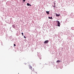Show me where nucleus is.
<instances>
[{
  "label": "nucleus",
  "mask_w": 74,
  "mask_h": 74,
  "mask_svg": "<svg viewBox=\"0 0 74 74\" xmlns=\"http://www.w3.org/2000/svg\"><path fill=\"white\" fill-rule=\"evenodd\" d=\"M48 18L50 19H53V18H52V17H49Z\"/></svg>",
  "instance_id": "5"
},
{
  "label": "nucleus",
  "mask_w": 74,
  "mask_h": 74,
  "mask_svg": "<svg viewBox=\"0 0 74 74\" xmlns=\"http://www.w3.org/2000/svg\"><path fill=\"white\" fill-rule=\"evenodd\" d=\"M56 16H60V14H56Z\"/></svg>",
  "instance_id": "7"
},
{
  "label": "nucleus",
  "mask_w": 74,
  "mask_h": 74,
  "mask_svg": "<svg viewBox=\"0 0 74 74\" xmlns=\"http://www.w3.org/2000/svg\"><path fill=\"white\" fill-rule=\"evenodd\" d=\"M60 60H57V61H56V62H57V63H58V62H60Z\"/></svg>",
  "instance_id": "8"
},
{
  "label": "nucleus",
  "mask_w": 74,
  "mask_h": 74,
  "mask_svg": "<svg viewBox=\"0 0 74 74\" xmlns=\"http://www.w3.org/2000/svg\"><path fill=\"white\" fill-rule=\"evenodd\" d=\"M29 69H31V70H32V67L30 65H29Z\"/></svg>",
  "instance_id": "3"
},
{
  "label": "nucleus",
  "mask_w": 74,
  "mask_h": 74,
  "mask_svg": "<svg viewBox=\"0 0 74 74\" xmlns=\"http://www.w3.org/2000/svg\"><path fill=\"white\" fill-rule=\"evenodd\" d=\"M21 34H22V36H23V32H22Z\"/></svg>",
  "instance_id": "9"
},
{
  "label": "nucleus",
  "mask_w": 74,
  "mask_h": 74,
  "mask_svg": "<svg viewBox=\"0 0 74 74\" xmlns=\"http://www.w3.org/2000/svg\"><path fill=\"white\" fill-rule=\"evenodd\" d=\"M24 38H26V37L25 36H24Z\"/></svg>",
  "instance_id": "10"
},
{
  "label": "nucleus",
  "mask_w": 74,
  "mask_h": 74,
  "mask_svg": "<svg viewBox=\"0 0 74 74\" xmlns=\"http://www.w3.org/2000/svg\"><path fill=\"white\" fill-rule=\"evenodd\" d=\"M23 1H24V2H25V0H23Z\"/></svg>",
  "instance_id": "12"
},
{
  "label": "nucleus",
  "mask_w": 74,
  "mask_h": 74,
  "mask_svg": "<svg viewBox=\"0 0 74 74\" xmlns=\"http://www.w3.org/2000/svg\"><path fill=\"white\" fill-rule=\"evenodd\" d=\"M14 46H16V45L15 44H14Z\"/></svg>",
  "instance_id": "11"
},
{
  "label": "nucleus",
  "mask_w": 74,
  "mask_h": 74,
  "mask_svg": "<svg viewBox=\"0 0 74 74\" xmlns=\"http://www.w3.org/2000/svg\"><path fill=\"white\" fill-rule=\"evenodd\" d=\"M57 25L58 26H60V23L59 21H57Z\"/></svg>",
  "instance_id": "1"
},
{
  "label": "nucleus",
  "mask_w": 74,
  "mask_h": 74,
  "mask_svg": "<svg viewBox=\"0 0 74 74\" xmlns=\"http://www.w3.org/2000/svg\"><path fill=\"white\" fill-rule=\"evenodd\" d=\"M46 12L47 13V14L48 15H49V11H48V12L46 11Z\"/></svg>",
  "instance_id": "6"
},
{
  "label": "nucleus",
  "mask_w": 74,
  "mask_h": 74,
  "mask_svg": "<svg viewBox=\"0 0 74 74\" xmlns=\"http://www.w3.org/2000/svg\"><path fill=\"white\" fill-rule=\"evenodd\" d=\"M49 41L48 40H47L45 41L44 42V44H47L49 42Z\"/></svg>",
  "instance_id": "2"
},
{
  "label": "nucleus",
  "mask_w": 74,
  "mask_h": 74,
  "mask_svg": "<svg viewBox=\"0 0 74 74\" xmlns=\"http://www.w3.org/2000/svg\"><path fill=\"white\" fill-rule=\"evenodd\" d=\"M27 6H31V5L29 4V3H27Z\"/></svg>",
  "instance_id": "4"
},
{
  "label": "nucleus",
  "mask_w": 74,
  "mask_h": 74,
  "mask_svg": "<svg viewBox=\"0 0 74 74\" xmlns=\"http://www.w3.org/2000/svg\"><path fill=\"white\" fill-rule=\"evenodd\" d=\"M54 4H55V6H53V7H55V3H54Z\"/></svg>",
  "instance_id": "13"
}]
</instances>
